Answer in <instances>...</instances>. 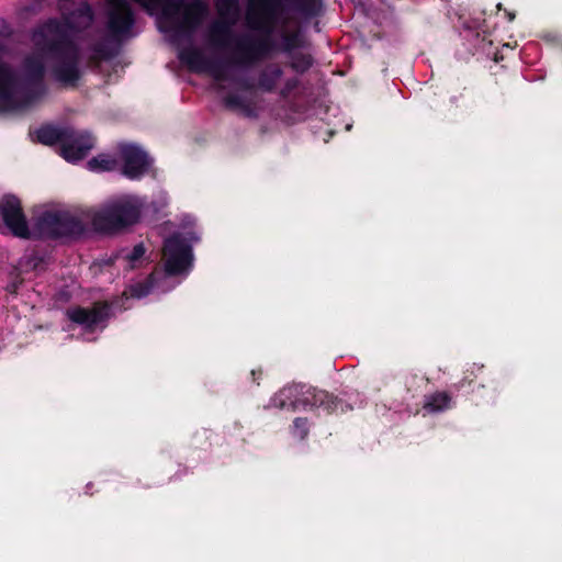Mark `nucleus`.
Segmentation results:
<instances>
[{
	"label": "nucleus",
	"mask_w": 562,
	"mask_h": 562,
	"mask_svg": "<svg viewBox=\"0 0 562 562\" xmlns=\"http://www.w3.org/2000/svg\"><path fill=\"white\" fill-rule=\"evenodd\" d=\"M64 23L49 21L32 34L33 50L25 56L18 70L12 71L0 61V111L26 106L42 92L41 81L46 69L64 82L78 78L79 52L76 33L92 22L90 7L82 0H65Z\"/></svg>",
	"instance_id": "nucleus-1"
},
{
	"label": "nucleus",
	"mask_w": 562,
	"mask_h": 562,
	"mask_svg": "<svg viewBox=\"0 0 562 562\" xmlns=\"http://www.w3.org/2000/svg\"><path fill=\"white\" fill-rule=\"evenodd\" d=\"M88 228L82 211L69 212L41 207L27 223L20 200L5 195L0 202V231L9 232L20 238H48L64 235H79Z\"/></svg>",
	"instance_id": "nucleus-2"
},
{
	"label": "nucleus",
	"mask_w": 562,
	"mask_h": 562,
	"mask_svg": "<svg viewBox=\"0 0 562 562\" xmlns=\"http://www.w3.org/2000/svg\"><path fill=\"white\" fill-rule=\"evenodd\" d=\"M146 205L144 198L123 194L105 201L98 207L82 210L88 228L101 234H116L136 225Z\"/></svg>",
	"instance_id": "nucleus-3"
},
{
	"label": "nucleus",
	"mask_w": 562,
	"mask_h": 562,
	"mask_svg": "<svg viewBox=\"0 0 562 562\" xmlns=\"http://www.w3.org/2000/svg\"><path fill=\"white\" fill-rule=\"evenodd\" d=\"M36 138L45 145H61V156L69 162L81 160L93 147L94 142L88 133H75L53 126L36 131Z\"/></svg>",
	"instance_id": "nucleus-4"
},
{
	"label": "nucleus",
	"mask_w": 562,
	"mask_h": 562,
	"mask_svg": "<svg viewBox=\"0 0 562 562\" xmlns=\"http://www.w3.org/2000/svg\"><path fill=\"white\" fill-rule=\"evenodd\" d=\"M199 240V235L188 231L177 233L165 241L164 260L168 276L187 274L192 267L191 244Z\"/></svg>",
	"instance_id": "nucleus-5"
},
{
	"label": "nucleus",
	"mask_w": 562,
	"mask_h": 562,
	"mask_svg": "<svg viewBox=\"0 0 562 562\" xmlns=\"http://www.w3.org/2000/svg\"><path fill=\"white\" fill-rule=\"evenodd\" d=\"M220 20L210 29L209 41L214 46H225L231 37V25L238 19V0H217Z\"/></svg>",
	"instance_id": "nucleus-6"
},
{
	"label": "nucleus",
	"mask_w": 562,
	"mask_h": 562,
	"mask_svg": "<svg viewBox=\"0 0 562 562\" xmlns=\"http://www.w3.org/2000/svg\"><path fill=\"white\" fill-rule=\"evenodd\" d=\"M120 169L130 179H138L147 173L153 160L140 147L132 144L121 145L117 149Z\"/></svg>",
	"instance_id": "nucleus-7"
},
{
	"label": "nucleus",
	"mask_w": 562,
	"mask_h": 562,
	"mask_svg": "<svg viewBox=\"0 0 562 562\" xmlns=\"http://www.w3.org/2000/svg\"><path fill=\"white\" fill-rule=\"evenodd\" d=\"M281 13L279 0H249L247 22L251 29L271 31Z\"/></svg>",
	"instance_id": "nucleus-8"
},
{
	"label": "nucleus",
	"mask_w": 562,
	"mask_h": 562,
	"mask_svg": "<svg viewBox=\"0 0 562 562\" xmlns=\"http://www.w3.org/2000/svg\"><path fill=\"white\" fill-rule=\"evenodd\" d=\"M110 12L108 29L116 40H124L135 35L134 18L125 0H109Z\"/></svg>",
	"instance_id": "nucleus-9"
},
{
	"label": "nucleus",
	"mask_w": 562,
	"mask_h": 562,
	"mask_svg": "<svg viewBox=\"0 0 562 562\" xmlns=\"http://www.w3.org/2000/svg\"><path fill=\"white\" fill-rule=\"evenodd\" d=\"M67 315L71 322L81 326L86 334H92L104 328L109 307L106 304H97L91 310L76 307L69 310Z\"/></svg>",
	"instance_id": "nucleus-10"
},
{
	"label": "nucleus",
	"mask_w": 562,
	"mask_h": 562,
	"mask_svg": "<svg viewBox=\"0 0 562 562\" xmlns=\"http://www.w3.org/2000/svg\"><path fill=\"white\" fill-rule=\"evenodd\" d=\"M88 169L94 172L112 171L120 168L117 151L115 154H100L87 164Z\"/></svg>",
	"instance_id": "nucleus-11"
},
{
	"label": "nucleus",
	"mask_w": 562,
	"mask_h": 562,
	"mask_svg": "<svg viewBox=\"0 0 562 562\" xmlns=\"http://www.w3.org/2000/svg\"><path fill=\"white\" fill-rule=\"evenodd\" d=\"M450 397L443 393L438 392L428 396L425 401V408L430 413H437L450 407Z\"/></svg>",
	"instance_id": "nucleus-12"
},
{
	"label": "nucleus",
	"mask_w": 562,
	"mask_h": 562,
	"mask_svg": "<svg viewBox=\"0 0 562 562\" xmlns=\"http://www.w3.org/2000/svg\"><path fill=\"white\" fill-rule=\"evenodd\" d=\"M296 393H297V389L295 386L284 387L278 394H276L273 396V398L271 400L272 405L274 407H281V408L288 407V406L295 407L296 403H295V401H293L292 397H294V395H296Z\"/></svg>",
	"instance_id": "nucleus-13"
},
{
	"label": "nucleus",
	"mask_w": 562,
	"mask_h": 562,
	"mask_svg": "<svg viewBox=\"0 0 562 562\" xmlns=\"http://www.w3.org/2000/svg\"><path fill=\"white\" fill-rule=\"evenodd\" d=\"M44 263V260L43 258H41L40 256H37L36 254H30V255H25L21 260H20V269L22 272H26V271H31V270H42V266Z\"/></svg>",
	"instance_id": "nucleus-14"
},
{
	"label": "nucleus",
	"mask_w": 562,
	"mask_h": 562,
	"mask_svg": "<svg viewBox=\"0 0 562 562\" xmlns=\"http://www.w3.org/2000/svg\"><path fill=\"white\" fill-rule=\"evenodd\" d=\"M145 248L143 244H137L134 248L125 256L131 268L139 266L144 261Z\"/></svg>",
	"instance_id": "nucleus-15"
},
{
	"label": "nucleus",
	"mask_w": 562,
	"mask_h": 562,
	"mask_svg": "<svg viewBox=\"0 0 562 562\" xmlns=\"http://www.w3.org/2000/svg\"><path fill=\"white\" fill-rule=\"evenodd\" d=\"M307 434V423L302 418H296L293 425V435L303 439Z\"/></svg>",
	"instance_id": "nucleus-16"
},
{
	"label": "nucleus",
	"mask_w": 562,
	"mask_h": 562,
	"mask_svg": "<svg viewBox=\"0 0 562 562\" xmlns=\"http://www.w3.org/2000/svg\"><path fill=\"white\" fill-rule=\"evenodd\" d=\"M130 292H131V296L140 299L149 293V286L148 285L131 286Z\"/></svg>",
	"instance_id": "nucleus-17"
},
{
	"label": "nucleus",
	"mask_w": 562,
	"mask_h": 562,
	"mask_svg": "<svg viewBox=\"0 0 562 562\" xmlns=\"http://www.w3.org/2000/svg\"><path fill=\"white\" fill-rule=\"evenodd\" d=\"M158 204L160 207H164L168 204V198L165 192L159 193Z\"/></svg>",
	"instance_id": "nucleus-18"
},
{
	"label": "nucleus",
	"mask_w": 562,
	"mask_h": 562,
	"mask_svg": "<svg viewBox=\"0 0 562 562\" xmlns=\"http://www.w3.org/2000/svg\"><path fill=\"white\" fill-rule=\"evenodd\" d=\"M186 220L187 221L183 223V229H187V227L193 225V223H194L193 218L190 216H186Z\"/></svg>",
	"instance_id": "nucleus-19"
},
{
	"label": "nucleus",
	"mask_w": 562,
	"mask_h": 562,
	"mask_svg": "<svg viewBox=\"0 0 562 562\" xmlns=\"http://www.w3.org/2000/svg\"><path fill=\"white\" fill-rule=\"evenodd\" d=\"M226 102H227V104H229V105H232V106H235V105H237V104H238V102H237V101H235L234 99H227V100H226Z\"/></svg>",
	"instance_id": "nucleus-20"
}]
</instances>
